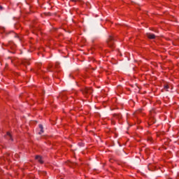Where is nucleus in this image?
<instances>
[{
	"label": "nucleus",
	"instance_id": "obj_1",
	"mask_svg": "<svg viewBox=\"0 0 179 179\" xmlns=\"http://www.w3.org/2000/svg\"><path fill=\"white\" fill-rule=\"evenodd\" d=\"M115 41V38H114V36L110 35L106 41V43L110 47V48H114L115 44L114 42Z\"/></svg>",
	"mask_w": 179,
	"mask_h": 179
},
{
	"label": "nucleus",
	"instance_id": "obj_2",
	"mask_svg": "<svg viewBox=\"0 0 179 179\" xmlns=\"http://www.w3.org/2000/svg\"><path fill=\"white\" fill-rule=\"evenodd\" d=\"M81 92L85 97H87V96H90L93 93V90L92 88L84 87L81 90Z\"/></svg>",
	"mask_w": 179,
	"mask_h": 179
},
{
	"label": "nucleus",
	"instance_id": "obj_3",
	"mask_svg": "<svg viewBox=\"0 0 179 179\" xmlns=\"http://www.w3.org/2000/svg\"><path fill=\"white\" fill-rule=\"evenodd\" d=\"M36 160H38V162H39V163H41V164H43V163H44V161L43 160V157L40 156V155H36L35 157Z\"/></svg>",
	"mask_w": 179,
	"mask_h": 179
},
{
	"label": "nucleus",
	"instance_id": "obj_4",
	"mask_svg": "<svg viewBox=\"0 0 179 179\" xmlns=\"http://www.w3.org/2000/svg\"><path fill=\"white\" fill-rule=\"evenodd\" d=\"M147 37L150 40H154V38H156V35H155L154 34L148 33Z\"/></svg>",
	"mask_w": 179,
	"mask_h": 179
},
{
	"label": "nucleus",
	"instance_id": "obj_5",
	"mask_svg": "<svg viewBox=\"0 0 179 179\" xmlns=\"http://www.w3.org/2000/svg\"><path fill=\"white\" fill-rule=\"evenodd\" d=\"M6 139H9L10 141H13V138H12V134L9 131L7 132L6 136Z\"/></svg>",
	"mask_w": 179,
	"mask_h": 179
},
{
	"label": "nucleus",
	"instance_id": "obj_6",
	"mask_svg": "<svg viewBox=\"0 0 179 179\" xmlns=\"http://www.w3.org/2000/svg\"><path fill=\"white\" fill-rule=\"evenodd\" d=\"M113 117H115V118H117V120H121V118H122V115H121V114H114Z\"/></svg>",
	"mask_w": 179,
	"mask_h": 179
},
{
	"label": "nucleus",
	"instance_id": "obj_7",
	"mask_svg": "<svg viewBox=\"0 0 179 179\" xmlns=\"http://www.w3.org/2000/svg\"><path fill=\"white\" fill-rule=\"evenodd\" d=\"M39 128L41 129V131L38 133L39 135H41V134H43V132H44L43 127V124H39Z\"/></svg>",
	"mask_w": 179,
	"mask_h": 179
},
{
	"label": "nucleus",
	"instance_id": "obj_8",
	"mask_svg": "<svg viewBox=\"0 0 179 179\" xmlns=\"http://www.w3.org/2000/svg\"><path fill=\"white\" fill-rule=\"evenodd\" d=\"M165 89H169V85H166Z\"/></svg>",
	"mask_w": 179,
	"mask_h": 179
},
{
	"label": "nucleus",
	"instance_id": "obj_9",
	"mask_svg": "<svg viewBox=\"0 0 179 179\" xmlns=\"http://www.w3.org/2000/svg\"><path fill=\"white\" fill-rule=\"evenodd\" d=\"M3 7L0 6V10H2Z\"/></svg>",
	"mask_w": 179,
	"mask_h": 179
},
{
	"label": "nucleus",
	"instance_id": "obj_10",
	"mask_svg": "<svg viewBox=\"0 0 179 179\" xmlns=\"http://www.w3.org/2000/svg\"><path fill=\"white\" fill-rule=\"evenodd\" d=\"M72 2H76V0H71Z\"/></svg>",
	"mask_w": 179,
	"mask_h": 179
}]
</instances>
